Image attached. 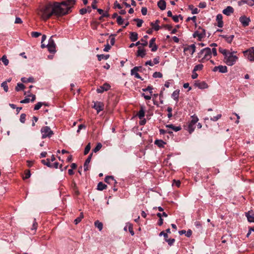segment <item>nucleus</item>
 <instances>
[{
	"mask_svg": "<svg viewBox=\"0 0 254 254\" xmlns=\"http://www.w3.org/2000/svg\"><path fill=\"white\" fill-rule=\"evenodd\" d=\"M67 12L62 8L60 3L56 2L53 4L49 2L40 8L38 14L43 20H47L52 15L60 16L66 14Z\"/></svg>",
	"mask_w": 254,
	"mask_h": 254,
	"instance_id": "obj_1",
	"label": "nucleus"
},
{
	"mask_svg": "<svg viewBox=\"0 0 254 254\" xmlns=\"http://www.w3.org/2000/svg\"><path fill=\"white\" fill-rule=\"evenodd\" d=\"M198 57L201 58V61L203 62L204 60L208 61L211 58V50L210 48L207 47L202 49L198 53Z\"/></svg>",
	"mask_w": 254,
	"mask_h": 254,
	"instance_id": "obj_2",
	"label": "nucleus"
},
{
	"mask_svg": "<svg viewBox=\"0 0 254 254\" xmlns=\"http://www.w3.org/2000/svg\"><path fill=\"white\" fill-rule=\"evenodd\" d=\"M236 53V52L233 51V52H229L227 55H225L224 61L228 66H232L238 60V57L234 55V53Z\"/></svg>",
	"mask_w": 254,
	"mask_h": 254,
	"instance_id": "obj_3",
	"label": "nucleus"
},
{
	"mask_svg": "<svg viewBox=\"0 0 254 254\" xmlns=\"http://www.w3.org/2000/svg\"><path fill=\"white\" fill-rule=\"evenodd\" d=\"M75 3V0H67L62 2L60 4H61L62 8L64 10V11H67L66 13V14H67L71 11V8Z\"/></svg>",
	"mask_w": 254,
	"mask_h": 254,
	"instance_id": "obj_4",
	"label": "nucleus"
},
{
	"mask_svg": "<svg viewBox=\"0 0 254 254\" xmlns=\"http://www.w3.org/2000/svg\"><path fill=\"white\" fill-rule=\"evenodd\" d=\"M41 132L43 139L47 137L50 138L54 134V132L48 126L43 127L41 129Z\"/></svg>",
	"mask_w": 254,
	"mask_h": 254,
	"instance_id": "obj_5",
	"label": "nucleus"
},
{
	"mask_svg": "<svg viewBox=\"0 0 254 254\" xmlns=\"http://www.w3.org/2000/svg\"><path fill=\"white\" fill-rule=\"evenodd\" d=\"M206 36L205 30L201 27H199L197 30L195 31L193 34L194 38L197 37L199 41H201Z\"/></svg>",
	"mask_w": 254,
	"mask_h": 254,
	"instance_id": "obj_6",
	"label": "nucleus"
},
{
	"mask_svg": "<svg viewBox=\"0 0 254 254\" xmlns=\"http://www.w3.org/2000/svg\"><path fill=\"white\" fill-rule=\"evenodd\" d=\"M192 120L188 125V131L191 134L194 130L195 125L198 122V119L197 116L193 115L191 116Z\"/></svg>",
	"mask_w": 254,
	"mask_h": 254,
	"instance_id": "obj_7",
	"label": "nucleus"
},
{
	"mask_svg": "<svg viewBox=\"0 0 254 254\" xmlns=\"http://www.w3.org/2000/svg\"><path fill=\"white\" fill-rule=\"evenodd\" d=\"M54 36L51 37L49 40V42L47 45H46L48 51L51 53H55L56 52V44L54 40L53 39Z\"/></svg>",
	"mask_w": 254,
	"mask_h": 254,
	"instance_id": "obj_8",
	"label": "nucleus"
},
{
	"mask_svg": "<svg viewBox=\"0 0 254 254\" xmlns=\"http://www.w3.org/2000/svg\"><path fill=\"white\" fill-rule=\"evenodd\" d=\"M243 53L250 61L254 62V47H252Z\"/></svg>",
	"mask_w": 254,
	"mask_h": 254,
	"instance_id": "obj_9",
	"label": "nucleus"
},
{
	"mask_svg": "<svg viewBox=\"0 0 254 254\" xmlns=\"http://www.w3.org/2000/svg\"><path fill=\"white\" fill-rule=\"evenodd\" d=\"M239 21L244 27H246L249 25L251 20L249 17L243 15L239 18Z\"/></svg>",
	"mask_w": 254,
	"mask_h": 254,
	"instance_id": "obj_10",
	"label": "nucleus"
},
{
	"mask_svg": "<svg viewBox=\"0 0 254 254\" xmlns=\"http://www.w3.org/2000/svg\"><path fill=\"white\" fill-rule=\"evenodd\" d=\"M195 51V46L194 44H191L190 46H187V47H185L184 49V52L186 53V54L188 52L189 54H190L191 55H193V54Z\"/></svg>",
	"mask_w": 254,
	"mask_h": 254,
	"instance_id": "obj_11",
	"label": "nucleus"
},
{
	"mask_svg": "<svg viewBox=\"0 0 254 254\" xmlns=\"http://www.w3.org/2000/svg\"><path fill=\"white\" fill-rule=\"evenodd\" d=\"M93 108L95 109L98 113L102 111L104 109V104L101 102H94Z\"/></svg>",
	"mask_w": 254,
	"mask_h": 254,
	"instance_id": "obj_12",
	"label": "nucleus"
},
{
	"mask_svg": "<svg viewBox=\"0 0 254 254\" xmlns=\"http://www.w3.org/2000/svg\"><path fill=\"white\" fill-rule=\"evenodd\" d=\"M194 86L201 89L208 88V85L205 81H200L199 80L195 81Z\"/></svg>",
	"mask_w": 254,
	"mask_h": 254,
	"instance_id": "obj_13",
	"label": "nucleus"
},
{
	"mask_svg": "<svg viewBox=\"0 0 254 254\" xmlns=\"http://www.w3.org/2000/svg\"><path fill=\"white\" fill-rule=\"evenodd\" d=\"M110 87L111 86L109 84L105 83L102 86H101L98 88H97V92L98 93H102L105 91L108 90Z\"/></svg>",
	"mask_w": 254,
	"mask_h": 254,
	"instance_id": "obj_14",
	"label": "nucleus"
},
{
	"mask_svg": "<svg viewBox=\"0 0 254 254\" xmlns=\"http://www.w3.org/2000/svg\"><path fill=\"white\" fill-rule=\"evenodd\" d=\"M155 40L156 39L155 38H153L150 40L149 42V47L151 48L152 52H155L158 49L157 45L155 43Z\"/></svg>",
	"mask_w": 254,
	"mask_h": 254,
	"instance_id": "obj_15",
	"label": "nucleus"
},
{
	"mask_svg": "<svg viewBox=\"0 0 254 254\" xmlns=\"http://www.w3.org/2000/svg\"><path fill=\"white\" fill-rule=\"evenodd\" d=\"M104 181L106 183L110 185H115L117 184L116 181L112 176H107L105 178Z\"/></svg>",
	"mask_w": 254,
	"mask_h": 254,
	"instance_id": "obj_16",
	"label": "nucleus"
},
{
	"mask_svg": "<svg viewBox=\"0 0 254 254\" xmlns=\"http://www.w3.org/2000/svg\"><path fill=\"white\" fill-rule=\"evenodd\" d=\"M222 12L224 14L229 16L234 12V8L231 6H228L223 10Z\"/></svg>",
	"mask_w": 254,
	"mask_h": 254,
	"instance_id": "obj_17",
	"label": "nucleus"
},
{
	"mask_svg": "<svg viewBox=\"0 0 254 254\" xmlns=\"http://www.w3.org/2000/svg\"><path fill=\"white\" fill-rule=\"evenodd\" d=\"M92 155H93V153H91L88 156V157H87V158L86 159V160H85V161L84 162V171H86L88 170V164H89V163H90V162L91 161Z\"/></svg>",
	"mask_w": 254,
	"mask_h": 254,
	"instance_id": "obj_18",
	"label": "nucleus"
},
{
	"mask_svg": "<svg viewBox=\"0 0 254 254\" xmlns=\"http://www.w3.org/2000/svg\"><path fill=\"white\" fill-rule=\"evenodd\" d=\"M223 16L221 14H218L216 16V20L218 22L217 26L219 27H222L223 26V21L222 20Z\"/></svg>",
	"mask_w": 254,
	"mask_h": 254,
	"instance_id": "obj_19",
	"label": "nucleus"
},
{
	"mask_svg": "<svg viewBox=\"0 0 254 254\" xmlns=\"http://www.w3.org/2000/svg\"><path fill=\"white\" fill-rule=\"evenodd\" d=\"M138 49L136 53L137 57L144 58L146 55L145 50L144 49H141L140 47H138Z\"/></svg>",
	"mask_w": 254,
	"mask_h": 254,
	"instance_id": "obj_20",
	"label": "nucleus"
},
{
	"mask_svg": "<svg viewBox=\"0 0 254 254\" xmlns=\"http://www.w3.org/2000/svg\"><path fill=\"white\" fill-rule=\"evenodd\" d=\"M157 5L161 10H164L166 9V3L164 0H160L157 3Z\"/></svg>",
	"mask_w": 254,
	"mask_h": 254,
	"instance_id": "obj_21",
	"label": "nucleus"
},
{
	"mask_svg": "<svg viewBox=\"0 0 254 254\" xmlns=\"http://www.w3.org/2000/svg\"><path fill=\"white\" fill-rule=\"evenodd\" d=\"M129 39L132 42L136 41L138 39V34L135 32H131L129 33Z\"/></svg>",
	"mask_w": 254,
	"mask_h": 254,
	"instance_id": "obj_22",
	"label": "nucleus"
},
{
	"mask_svg": "<svg viewBox=\"0 0 254 254\" xmlns=\"http://www.w3.org/2000/svg\"><path fill=\"white\" fill-rule=\"evenodd\" d=\"M220 36L223 37V38L225 39L226 41L228 43H231L232 42V41H233L234 37V35H231L229 36H227V35H220Z\"/></svg>",
	"mask_w": 254,
	"mask_h": 254,
	"instance_id": "obj_23",
	"label": "nucleus"
},
{
	"mask_svg": "<svg viewBox=\"0 0 254 254\" xmlns=\"http://www.w3.org/2000/svg\"><path fill=\"white\" fill-rule=\"evenodd\" d=\"M145 115V111L144 110V108L143 107H141L140 109L137 114V116L140 119H142Z\"/></svg>",
	"mask_w": 254,
	"mask_h": 254,
	"instance_id": "obj_24",
	"label": "nucleus"
},
{
	"mask_svg": "<svg viewBox=\"0 0 254 254\" xmlns=\"http://www.w3.org/2000/svg\"><path fill=\"white\" fill-rule=\"evenodd\" d=\"M159 23V20H156L155 23L151 22L150 25L153 27V28L155 31H158L160 29V26L158 25V23Z\"/></svg>",
	"mask_w": 254,
	"mask_h": 254,
	"instance_id": "obj_25",
	"label": "nucleus"
},
{
	"mask_svg": "<svg viewBox=\"0 0 254 254\" xmlns=\"http://www.w3.org/2000/svg\"><path fill=\"white\" fill-rule=\"evenodd\" d=\"M21 80L23 83L26 82H34L35 81L34 79L32 77H29V78L22 77Z\"/></svg>",
	"mask_w": 254,
	"mask_h": 254,
	"instance_id": "obj_26",
	"label": "nucleus"
},
{
	"mask_svg": "<svg viewBox=\"0 0 254 254\" xmlns=\"http://www.w3.org/2000/svg\"><path fill=\"white\" fill-rule=\"evenodd\" d=\"M166 127H168V128H172L173 130H174L175 131H178L181 129V126L176 127V126H174L172 124L167 125L166 126Z\"/></svg>",
	"mask_w": 254,
	"mask_h": 254,
	"instance_id": "obj_27",
	"label": "nucleus"
},
{
	"mask_svg": "<svg viewBox=\"0 0 254 254\" xmlns=\"http://www.w3.org/2000/svg\"><path fill=\"white\" fill-rule=\"evenodd\" d=\"M107 187V186L104 184H103L102 182H99L97 185V189L99 190H103L106 189Z\"/></svg>",
	"mask_w": 254,
	"mask_h": 254,
	"instance_id": "obj_28",
	"label": "nucleus"
},
{
	"mask_svg": "<svg viewBox=\"0 0 254 254\" xmlns=\"http://www.w3.org/2000/svg\"><path fill=\"white\" fill-rule=\"evenodd\" d=\"M246 216L250 222H254V213L252 215L250 214V211L246 213Z\"/></svg>",
	"mask_w": 254,
	"mask_h": 254,
	"instance_id": "obj_29",
	"label": "nucleus"
},
{
	"mask_svg": "<svg viewBox=\"0 0 254 254\" xmlns=\"http://www.w3.org/2000/svg\"><path fill=\"white\" fill-rule=\"evenodd\" d=\"M154 144L159 147H164V145L166 144V142L162 140L157 139L155 141Z\"/></svg>",
	"mask_w": 254,
	"mask_h": 254,
	"instance_id": "obj_30",
	"label": "nucleus"
},
{
	"mask_svg": "<svg viewBox=\"0 0 254 254\" xmlns=\"http://www.w3.org/2000/svg\"><path fill=\"white\" fill-rule=\"evenodd\" d=\"M41 162L43 164H44V165H46L47 167L49 168L53 167V165L51 163L50 159H47L46 160H42Z\"/></svg>",
	"mask_w": 254,
	"mask_h": 254,
	"instance_id": "obj_31",
	"label": "nucleus"
},
{
	"mask_svg": "<svg viewBox=\"0 0 254 254\" xmlns=\"http://www.w3.org/2000/svg\"><path fill=\"white\" fill-rule=\"evenodd\" d=\"M97 57L98 61H101L102 60L108 59V58L110 57V55H105L103 54H101V55H97Z\"/></svg>",
	"mask_w": 254,
	"mask_h": 254,
	"instance_id": "obj_32",
	"label": "nucleus"
},
{
	"mask_svg": "<svg viewBox=\"0 0 254 254\" xmlns=\"http://www.w3.org/2000/svg\"><path fill=\"white\" fill-rule=\"evenodd\" d=\"M218 70L221 73H226L228 71L227 67L225 65H219Z\"/></svg>",
	"mask_w": 254,
	"mask_h": 254,
	"instance_id": "obj_33",
	"label": "nucleus"
},
{
	"mask_svg": "<svg viewBox=\"0 0 254 254\" xmlns=\"http://www.w3.org/2000/svg\"><path fill=\"white\" fill-rule=\"evenodd\" d=\"M179 91L175 90L173 92V93L172 94V97L174 98V99L176 101L178 102L179 100Z\"/></svg>",
	"mask_w": 254,
	"mask_h": 254,
	"instance_id": "obj_34",
	"label": "nucleus"
},
{
	"mask_svg": "<svg viewBox=\"0 0 254 254\" xmlns=\"http://www.w3.org/2000/svg\"><path fill=\"white\" fill-rule=\"evenodd\" d=\"M95 226L98 230L101 231L103 229V224L102 222H99L98 220L96 221L94 223Z\"/></svg>",
	"mask_w": 254,
	"mask_h": 254,
	"instance_id": "obj_35",
	"label": "nucleus"
},
{
	"mask_svg": "<svg viewBox=\"0 0 254 254\" xmlns=\"http://www.w3.org/2000/svg\"><path fill=\"white\" fill-rule=\"evenodd\" d=\"M133 21L137 22L136 26L137 27H140L143 23V20L139 18H134Z\"/></svg>",
	"mask_w": 254,
	"mask_h": 254,
	"instance_id": "obj_36",
	"label": "nucleus"
},
{
	"mask_svg": "<svg viewBox=\"0 0 254 254\" xmlns=\"http://www.w3.org/2000/svg\"><path fill=\"white\" fill-rule=\"evenodd\" d=\"M241 3H247L250 6L254 5V0H242Z\"/></svg>",
	"mask_w": 254,
	"mask_h": 254,
	"instance_id": "obj_37",
	"label": "nucleus"
},
{
	"mask_svg": "<svg viewBox=\"0 0 254 254\" xmlns=\"http://www.w3.org/2000/svg\"><path fill=\"white\" fill-rule=\"evenodd\" d=\"M25 88V86L23 84L18 83L17 84V86L15 87V90L16 91H19L21 90H23Z\"/></svg>",
	"mask_w": 254,
	"mask_h": 254,
	"instance_id": "obj_38",
	"label": "nucleus"
},
{
	"mask_svg": "<svg viewBox=\"0 0 254 254\" xmlns=\"http://www.w3.org/2000/svg\"><path fill=\"white\" fill-rule=\"evenodd\" d=\"M141 66H135L130 71V73L131 75H135V74L137 73L138 71H139V69L141 68Z\"/></svg>",
	"mask_w": 254,
	"mask_h": 254,
	"instance_id": "obj_39",
	"label": "nucleus"
},
{
	"mask_svg": "<svg viewBox=\"0 0 254 254\" xmlns=\"http://www.w3.org/2000/svg\"><path fill=\"white\" fill-rule=\"evenodd\" d=\"M189 9L191 10L192 14H197L199 12V10L197 8H193L192 5H190L189 6Z\"/></svg>",
	"mask_w": 254,
	"mask_h": 254,
	"instance_id": "obj_40",
	"label": "nucleus"
},
{
	"mask_svg": "<svg viewBox=\"0 0 254 254\" xmlns=\"http://www.w3.org/2000/svg\"><path fill=\"white\" fill-rule=\"evenodd\" d=\"M0 60L2 61L4 65H7L9 64V61L5 55H3L0 59Z\"/></svg>",
	"mask_w": 254,
	"mask_h": 254,
	"instance_id": "obj_41",
	"label": "nucleus"
},
{
	"mask_svg": "<svg viewBox=\"0 0 254 254\" xmlns=\"http://www.w3.org/2000/svg\"><path fill=\"white\" fill-rule=\"evenodd\" d=\"M83 218V213H81L80 214V216L74 220V222L75 224H77L78 223H79L81 221V220Z\"/></svg>",
	"mask_w": 254,
	"mask_h": 254,
	"instance_id": "obj_42",
	"label": "nucleus"
},
{
	"mask_svg": "<svg viewBox=\"0 0 254 254\" xmlns=\"http://www.w3.org/2000/svg\"><path fill=\"white\" fill-rule=\"evenodd\" d=\"M102 145L101 143H98L96 146L94 148L93 151L95 153L98 152L102 148Z\"/></svg>",
	"mask_w": 254,
	"mask_h": 254,
	"instance_id": "obj_43",
	"label": "nucleus"
},
{
	"mask_svg": "<svg viewBox=\"0 0 254 254\" xmlns=\"http://www.w3.org/2000/svg\"><path fill=\"white\" fill-rule=\"evenodd\" d=\"M203 67V64H198L196 65L193 68V71H196L197 70H200L202 69Z\"/></svg>",
	"mask_w": 254,
	"mask_h": 254,
	"instance_id": "obj_44",
	"label": "nucleus"
},
{
	"mask_svg": "<svg viewBox=\"0 0 254 254\" xmlns=\"http://www.w3.org/2000/svg\"><path fill=\"white\" fill-rule=\"evenodd\" d=\"M1 86L3 87L5 92H7L8 90V87L7 84V81H4L1 84Z\"/></svg>",
	"mask_w": 254,
	"mask_h": 254,
	"instance_id": "obj_45",
	"label": "nucleus"
},
{
	"mask_svg": "<svg viewBox=\"0 0 254 254\" xmlns=\"http://www.w3.org/2000/svg\"><path fill=\"white\" fill-rule=\"evenodd\" d=\"M90 148H91V146H90V143H89L85 147V149H84V155H86L87 154L90 150Z\"/></svg>",
	"mask_w": 254,
	"mask_h": 254,
	"instance_id": "obj_46",
	"label": "nucleus"
},
{
	"mask_svg": "<svg viewBox=\"0 0 254 254\" xmlns=\"http://www.w3.org/2000/svg\"><path fill=\"white\" fill-rule=\"evenodd\" d=\"M43 105H45V103H42V102H39L37 103L35 105L34 109V110H39L41 107V106Z\"/></svg>",
	"mask_w": 254,
	"mask_h": 254,
	"instance_id": "obj_47",
	"label": "nucleus"
},
{
	"mask_svg": "<svg viewBox=\"0 0 254 254\" xmlns=\"http://www.w3.org/2000/svg\"><path fill=\"white\" fill-rule=\"evenodd\" d=\"M157 216L159 218V220L158 221V224L159 226H161L163 223V220L161 218V213H158L157 214Z\"/></svg>",
	"mask_w": 254,
	"mask_h": 254,
	"instance_id": "obj_48",
	"label": "nucleus"
},
{
	"mask_svg": "<svg viewBox=\"0 0 254 254\" xmlns=\"http://www.w3.org/2000/svg\"><path fill=\"white\" fill-rule=\"evenodd\" d=\"M162 76V74L160 72L156 71L153 74V77L154 78H161Z\"/></svg>",
	"mask_w": 254,
	"mask_h": 254,
	"instance_id": "obj_49",
	"label": "nucleus"
},
{
	"mask_svg": "<svg viewBox=\"0 0 254 254\" xmlns=\"http://www.w3.org/2000/svg\"><path fill=\"white\" fill-rule=\"evenodd\" d=\"M165 241L166 242L168 243V245L170 246H171L173 245V244L174 243V242H175V239H167L165 240Z\"/></svg>",
	"mask_w": 254,
	"mask_h": 254,
	"instance_id": "obj_50",
	"label": "nucleus"
},
{
	"mask_svg": "<svg viewBox=\"0 0 254 254\" xmlns=\"http://www.w3.org/2000/svg\"><path fill=\"white\" fill-rule=\"evenodd\" d=\"M219 51L220 53H221L224 55V57H225V55H227V54L229 53L227 52V50L223 49L222 48H219Z\"/></svg>",
	"mask_w": 254,
	"mask_h": 254,
	"instance_id": "obj_51",
	"label": "nucleus"
},
{
	"mask_svg": "<svg viewBox=\"0 0 254 254\" xmlns=\"http://www.w3.org/2000/svg\"><path fill=\"white\" fill-rule=\"evenodd\" d=\"M117 22L119 25H122L124 22V19L121 16H117Z\"/></svg>",
	"mask_w": 254,
	"mask_h": 254,
	"instance_id": "obj_52",
	"label": "nucleus"
},
{
	"mask_svg": "<svg viewBox=\"0 0 254 254\" xmlns=\"http://www.w3.org/2000/svg\"><path fill=\"white\" fill-rule=\"evenodd\" d=\"M26 120V114H22L20 117V121L22 123H24Z\"/></svg>",
	"mask_w": 254,
	"mask_h": 254,
	"instance_id": "obj_53",
	"label": "nucleus"
},
{
	"mask_svg": "<svg viewBox=\"0 0 254 254\" xmlns=\"http://www.w3.org/2000/svg\"><path fill=\"white\" fill-rule=\"evenodd\" d=\"M41 35V33L38 32H32L31 33V36L34 38H37Z\"/></svg>",
	"mask_w": 254,
	"mask_h": 254,
	"instance_id": "obj_54",
	"label": "nucleus"
},
{
	"mask_svg": "<svg viewBox=\"0 0 254 254\" xmlns=\"http://www.w3.org/2000/svg\"><path fill=\"white\" fill-rule=\"evenodd\" d=\"M173 186H176L177 187H179L181 185V182L179 180H173Z\"/></svg>",
	"mask_w": 254,
	"mask_h": 254,
	"instance_id": "obj_55",
	"label": "nucleus"
},
{
	"mask_svg": "<svg viewBox=\"0 0 254 254\" xmlns=\"http://www.w3.org/2000/svg\"><path fill=\"white\" fill-rule=\"evenodd\" d=\"M128 231L132 236H133L134 235V233L133 230V227L131 224H129L128 225Z\"/></svg>",
	"mask_w": 254,
	"mask_h": 254,
	"instance_id": "obj_56",
	"label": "nucleus"
},
{
	"mask_svg": "<svg viewBox=\"0 0 254 254\" xmlns=\"http://www.w3.org/2000/svg\"><path fill=\"white\" fill-rule=\"evenodd\" d=\"M111 48V46L108 44V41H107V43L106 45H105V48L104 49V52H108Z\"/></svg>",
	"mask_w": 254,
	"mask_h": 254,
	"instance_id": "obj_57",
	"label": "nucleus"
},
{
	"mask_svg": "<svg viewBox=\"0 0 254 254\" xmlns=\"http://www.w3.org/2000/svg\"><path fill=\"white\" fill-rule=\"evenodd\" d=\"M159 235V236H163L164 237L165 240H166V239H167L168 238V234H167L166 233H165L164 231L161 232Z\"/></svg>",
	"mask_w": 254,
	"mask_h": 254,
	"instance_id": "obj_58",
	"label": "nucleus"
},
{
	"mask_svg": "<svg viewBox=\"0 0 254 254\" xmlns=\"http://www.w3.org/2000/svg\"><path fill=\"white\" fill-rule=\"evenodd\" d=\"M159 132H160V133L161 134H165V133H168L169 134H171V133H172V132L171 131H169V130H165L163 129H160L159 130Z\"/></svg>",
	"mask_w": 254,
	"mask_h": 254,
	"instance_id": "obj_59",
	"label": "nucleus"
},
{
	"mask_svg": "<svg viewBox=\"0 0 254 254\" xmlns=\"http://www.w3.org/2000/svg\"><path fill=\"white\" fill-rule=\"evenodd\" d=\"M221 115L219 114V115H217L216 116L211 118L210 120L212 121L215 122V121H217L218 120H219L221 118Z\"/></svg>",
	"mask_w": 254,
	"mask_h": 254,
	"instance_id": "obj_60",
	"label": "nucleus"
},
{
	"mask_svg": "<svg viewBox=\"0 0 254 254\" xmlns=\"http://www.w3.org/2000/svg\"><path fill=\"white\" fill-rule=\"evenodd\" d=\"M141 13L143 15H146L147 12V9L145 7H143L141 8Z\"/></svg>",
	"mask_w": 254,
	"mask_h": 254,
	"instance_id": "obj_61",
	"label": "nucleus"
},
{
	"mask_svg": "<svg viewBox=\"0 0 254 254\" xmlns=\"http://www.w3.org/2000/svg\"><path fill=\"white\" fill-rule=\"evenodd\" d=\"M14 23L16 24H21L22 23V20L20 17H16L15 18Z\"/></svg>",
	"mask_w": 254,
	"mask_h": 254,
	"instance_id": "obj_62",
	"label": "nucleus"
},
{
	"mask_svg": "<svg viewBox=\"0 0 254 254\" xmlns=\"http://www.w3.org/2000/svg\"><path fill=\"white\" fill-rule=\"evenodd\" d=\"M198 6L199 8H204L206 6V3L205 2H201L199 3Z\"/></svg>",
	"mask_w": 254,
	"mask_h": 254,
	"instance_id": "obj_63",
	"label": "nucleus"
},
{
	"mask_svg": "<svg viewBox=\"0 0 254 254\" xmlns=\"http://www.w3.org/2000/svg\"><path fill=\"white\" fill-rule=\"evenodd\" d=\"M87 12V9L85 8H83L80 9L79 13L81 15L85 14Z\"/></svg>",
	"mask_w": 254,
	"mask_h": 254,
	"instance_id": "obj_64",
	"label": "nucleus"
}]
</instances>
